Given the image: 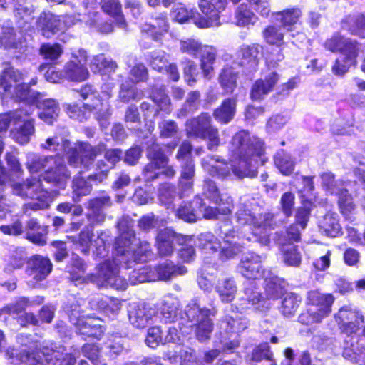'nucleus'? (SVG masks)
I'll list each match as a JSON object with an SVG mask.
<instances>
[{
  "instance_id": "f257e3e1",
  "label": "nucleus",
  "mask_w": 365,
  "mask_h": 365,
  "mask_svg": "<svg viewBox=\"0 0 365 365\" xmlns=\"http://www.w3.org/2000/svg\"><path fill=\"white\" fill-rule=\"evenodd\" d=\"M229 162L218 155H208L202 160V166L210 175L220 179H237L256 176L258 160L264 152V144L258 138L251 137L245 130L237 133L230 148Z\"/></svg>"
},
{
  "instance_id": "f03ea898",
  "label": "nucleus",
  "mask_w": 365,
  "mask_h": 365,
  "mask_svg": "<svg viewBox=\"0 0 365 365\" xmlns=\"http://www.w3.org/2000/svg\"><path fill=\"white\" fill-rule=\"evenodd\" d=\"M235 218L238 226L251 230V233L245 235L248 241H257L263 245H269L270 240L267 230L274 229L275 225L273 214L266 212L257 216L244 205L237 211Z\"/></svg>"
},
{
  "instance_id": "7ed1b4c3",
  "label": "nucleus",
  "mask_w": 365,
  "mask_h": 365,
  "mask_svg": "<svg viewBox=\"0 0 365 365\" xmlns=\"http://www.w3.org/2000/svg\"><path fill=\"white\" fill-rule=\"evenodd\" d=\"M19 361L26 365H75L76 358L67 353L61 346H43L38 349L36 343L18 354Z\"/></svg>"
},
{
  "instance_id": "20e7f679",
  "label": "nucleus",
  "mask_w": 365,
  "mask_h": 365,
  "mask_svg": "<svg viewBox=\"0 0 365 365\" xmlns=\"http://www.w3.org/2000/svg\"><path fill=\"white\" fill-rule=\"evenodd\" d=\"M11 189L14 195L23 199L35 200L24 205L23 210L25 213L29 210H42L50 206L51 193L43 187L42 181L39 178L30 177L22 182H14L11 185Z\"/></svg>"
},
{
  "instance_id": "39448f33",
  "label": "nucleus",
  "mask_w": 365,
  "mask_h": 365,
  "mask_svg": "<svg viewBox=\"0 0 365 365\" xmlns=\"http://www.w3.org/2000/svg\"><path fill=\"white\" fill-rule=\"evenodd\" d=\"M324 46L331 52L341 53V56L336 60L332 67L334 74L342 76L351 66L356 64V56L360 48L356 41L341 36H333L327 40Z\"/></svg>"
},
{
  "instance_id": "423d86ee",
  "label": "nucleus",
  "mask_w": 365,
  "mask_h": 365,
  "mask_svg": "<svg viewBox=\"0 0 365 365\" xmlns=\"http://www.w3.org/2000/svg\"><path fill=\"white\" fill-rule=\"evenodd\" d=\"M307 302L309 307L299 315V321L302 324L309 325L319 323L329 315L334 297L331 294L321 293L314 290L308 292Z\"/></svg>"
},
{
  "instance_id": "0eeeda50",
  "label": "nucleus",
  "mask_w": 365,
  "mask_h": 365,
  "mask_svg": "<svg viewBox=\"0 0 365 365\" xmlns=\"http://www.w3.org/2000/svg\"><path fill=\"white\" fill-rule=\"evenodd\" d=\"M216 313L215 308H202L196 302L186 307L185 314L188 320L195 323V333L198 341L203 342L210 338L213 331V322L210 317H215Z\"/></svg>"
},
{
  "instance_id": "6e6552de",
  "label": "nucleus",
  "mask_w": 365,
  "mask_h": 365,
  "mask_svg": "<svg viewBox=\"0 0 365 365\" xmlns=\"http://www.w3.org/2000/svg\"><path fill=\"white\" fill-rule=\"evenodd\" d=\"M91 280L99 287H111L124 290L128 283L119 275V266L116 259L106 260L96 268V273L91 276Z\"/></svg>"
},
{
  "instance_id": "1a4fd4ad",
  "label": "nucleus",
  "mask_w": 365,
  "mask_h": 365,
  "mask_svg": "<svg viewBox=\"0 0 365 365\" xmlns=\"http://www.w3.org/2000/svg\"><path fill=\"white\" fill-rule=\"evenodd\" d=\"M148 158L150 163L144 168V175L146 180H153L158 178L160 173L168 178L175 175V170L172 166H168V158L163 153L158 145H153L148 151Z\"/></svg>"
},
{
  "instance_id": "9d476101",
  "label": "nucleus",
  "mask_w": 365,
  "mask_h": 365,
  "mask_svg": "<svg viewBox=\"0 0 365 365\" xmlns=\"http://www.w3.org/2000/svg\"><path fill=\"white\" fill-rule=\"evenodd\" d=\"M115 85V83H111V86L108 87L104 84L101 88V96L93 92L91 86L86 85L81 88V95L84 99L91 98L95 101L91 105H85V108L88 107L91 110H95L99 120L106 119L110 115L108 100L112 96V88Z\"/></svg>"
},
{
  "instance_id": "9b49d317",
  "label": "nucleus",
  "mask_w": 365,
  "mask_h": 365,
  "mask_svg": "<svg viewBox=\"0 0 365 365\" xmlns=\"http://www.w3.org/2000/svg\"><path fill=\"white\" fill-rule=\"evenodd\" d=\"M105 150V145L103 144L93 147L86 143H79L75 148L70 146L68 151V160L73 167L83 165L88 168L93 163L96 156Z\"/></svg>"
},
{
  "instance_id": "f8f14e48",
  "label": "nucleus",
  "mask_w": 365,
  "mask_h": 365,
  "mask_svg": "<svg viewBox=\"0 0 365 365\" xmlns=\"http://www.w3.org/2000/svg\"><path fill=\"white\" fill-rule=\"evenodd\" d=\"M74 24L75 18L72 16H59L49 12H44L38 19L36 26L43 36L51 38Z\"/></svg>"
},
{
  "instance_id": "ddd939ff",
  "label": "nucleus",
  "mask_w": 365,
  "mask_h": 365,
  "mask_svg": "<svg viewBox=\"0 0 365 365\" xmlns=\"http://www.w3.org/2000/svg\"><path fill=\"white\" fill-rule=\"evenodd\" d=\"M234 4L240 0H231ZM227 0H200L199 7L202 13L205 14L207 19L195 18L196 26L200 29H206L220 25L219 13L224 10L227 5Z\"/></svg>"
},
{
  "instance_id": "4468645a",
  "label": "nucleus",
  "mask_w": 365,
  "mask_h": 365,
  "mask_svg": "<svg viewBox=\"0 0 365 365\" xmlns=\"http://www.w3.org/2000/svg\"><path fill=\"white\" fill-rule=\"evenodd\" d=\"M88 56L86 51L78 49L72 52L71 58L68 61L63 68L65 78L73 81L81 82L86 80L89 72L86 68Z\"/></svg>"
},
{
  "instance_id": "2eb2a0df",
  "label": "nucleus",
  "mask_w": 365,
  "mask_h": 365,
  "mask_svg": "<svg viewBox=\"0 0 365 365\" xmlns=\"http://www.w3.org/2000/svg\"><path fill=\"white\" fill-rule=\"evenodd\" d=\"M70 321L79 333L90 337L99 339L103 333V327L99 318L81 316L79 310L73 309L68 314Z\"/></svg>"
},
{
  "instance_id": "dca6fc26",
  "label": "nucleus",
  "mask_w": 365,
  "mask_h": 365,
  "mask_svg": "<svg viewBox=\"0 0 365 365\" xmlns=\"http://www.w3.org/2000/svg\"><path fill=\"white\" fill-rule=\"evenodd\" d=\"M51 260L42 255H36L31 257L27 262L25 274L29 278V283L34 286L44 280L52 271Z\"/></svg>"
},
{
  "instance_id": "f3484780",
  "label": "nucleus",
  "mask_w": 365,
  "mask_h": 365,
  "mask_svg": "<svg viewBox=\"0 0 365 365\" xmlns=\"http://www.w3.org/2000/svg\"><path fill=\"white\" fill-rule=\"evenodd\" d=\"M128 312L130 323L138 329L145 328L157 318L155 309L145 303L130 304Z\"/></svg>"
},
{
  "instance_id": "a211bd4d",
  "label": "nucleus",
  "mask_w": 365,
  "mask_h": 365,
  "mask_svg": "<svg viewBox=\"0 0 365 365\" xmlns=\"http://www.w3.org/2000/svg\"><path fill=\"white\" fill-rule=\"evenodd\" d=\"M261 48L257 44L242 46L237 53L240 65L250 71H255L259 64Z\"/></svg>"
},
{
  "instance_id": "6ab92c4d",
  "label": "nucleus",
  "mask_w": 365,
  "mask_h": 365,
  "mask_svg": "<svg viewBox=\"0 0 365 365\" xmlns=\"http://www.w3.org/2000/svg\"><path fill=\"white\" fill-rule=\"evenodd\" d=\"M55 163L50 165L47 172L43 173V180L56 185H64L69 178L70 174L66 168L63 159L61 156H54Z\"/></svg>"
},
{
  "instance_id": "aec40b11",
  "label": "nucleus",
  "mask_w": 365,
  "mask_h": 365,
  "mask_svg": "<svg viewBox=\"0 0 365 365\" xmlns=\"http://www.w3.org/2000/svg\"><path fill=\"white\" fill-rule=\"evenodd\" d=\"M279 75L275 72L267 74L264 79L257 80L252 86L250 97L252 100H261L269 94L279 81Z\"/></svg>"
},
{
  "instance_id": "412c9836",
  "label": "nucleus",
  "mask_w": 365,
  "mask_h": 365,
  "mask_svg": "<svg viewBox=\"0 0 365 365\" xmlns=\"http://www.w3.org/2000/svg\"><path fill=\"white\" fill-rule=\"evenodd\" d=\"M262 257L255 253H247L241 259L240 270L247 278L257 279L262 275Z\"/></svg>"
},
{
  "instance_id": "4be33fe9",
  "label": "nucleus",
  "mask_w": 365,
  "mask_h": 365,
  "mask_svg": "<svg viewBox=\"0 0 365 365\" xmlns=\"http://www.w3.org/2000/svg\"><path fill=\"white\" fill-rule=\"evenodd\" d=\"M36 101L39 110V118L48 124L53 123L58 115L60 110L58 104L53 99H43V96L39 93L36 97Z\"/></svg>"
},
{
  "instance_id": "5701e85b",
  "label": "nucleus",
  "mask_w": 365,
  "mask_h": 365,
  "mask_svg": "<svg viewBox=\"0 0 365 365\" xmlns=\"http://www.w3.org/2000/svg\"><path fill=\"white\" fill-rule=\"evenodd\" d=\"M211 117L208 113H202L197 118L186 122L185 131L187 136L202 138L211 128Z\"/></svg>"
},
{
  "instance_id": "b1692460",
  "label": "nucleus",
  "mask_w": 365,
  "mask_h": 365,
  "mask_svg": "<svg viewBox=\"0 0 365 365\" xmlns=\"http://www.w3.org/2000/svg\"><path fill=\"white\" fill-rule=\"evenodd\" d=\"M220 233L223 237V245H221L220 257L223 259H228L233 257L241 251L240 243L235 240L234 231H230L227 225H225L220 229Z\"/></svg>"
},
{
  "instance_id": "393cba45",
  "label": "nucleus",
  "mask_w": 365,
  "mask_h": 365,
  "mask_svg": "<svg viewBox=\"0 0 365 365\" xmlns=\"http://www.w3.org/2000/svg\"><path fill=\"white\" fill-rule=\"evenodd\" d=\"M118 66L110 58H107L103 54L93 57L90 63V68L95 73H101L104 81L110 78V74L115 73Z\"/></svg>"
},
{
  "instance_id": "a878e982",
  "label": "nucleus",
  "mask_w": 365,
  "mask_h": 365,
  "mask_svg": "<svg viewBox=\"0 0 365 365\" xmlns=\"http://www.w3.org/2000/svg\"><path fill=\"white\" fill-rule=\"evenodd\" d=\"M55 163L53 155H40L35 153L26 155V166L30 173H37L41 171L47 172L49 166Z\"/></svg>"
},
{
  "instance_id": "bb28decb",
  "label": "nucleus",
  "mask_w": 365,
  "mask_h": 365,
  "mask_svg": "<svg viewBox=\"0 0 365 365\" xmlns=\"http://www.w3.org/2000/svg\"><path fill=\"white\" fill-rule=\"evenodd\" d=\"M155 277L159 280L168 281L178 276L185 275L187 269L185 266L175 265L172 262H164L155 268Z\"/></svg>"
},
{
  "instance_id": "cd10ccee",
  "label": "nucleus",
  "mask_w": 365,
  "mask_h": 365,
  "mask_svg": "<svg viewBox=\"0 0 365 365\" xmlns=\"http://www.w3.org/2000/svg\"><path fill=\"white\" fill-rule=\"evenodd\" d=\"M237 98H227L213 112L215 119L220 123L227 124L235 117L236 113Z\"/></svg>"
},
{
  "instance_id": "c85d7f7f",
  "label": "nucleus",
  "mask_w": 365,
  "mask_h": 365,
  "mask_svg": "<svg viewBox=\"0 0 365 365\" xmlns=\"http://www.w3.org/2000/svg\"><path fill=\"white\" fill-rule=\"evenodd\" d=\"M177 238L176 233L170 229L160 230L156 237V245L159 255L162 257L170 255L173 252V243Z\"/></svg>"
},
{
  "instance_id": "c756f323",
  "label": "nucleus",
  "mask_w": 365,
  "mask_h": 365,
  "mask_svg": "<svg viewBox=\"0 0 365 365\" xmlns=\"http://www.w3.org/2000/svg\"><path fill=\"white\" fill-rule=\"evenodd\" d=\"M318 225L324 235L331 237L338 236L341 230L339 215L335 212H327L319 220Z\"/></svg>"
},
{
  "instance_id": "7c9ffc66",
  "label": "nucleus",
  "mask_w": 365,
  "mask_h": 365,
  "mask_svg": "<svg viewBox=\"0 0 365 365\" xmlns=\"http://www.w3.org/2000/svg\"><path fill=\"white\" fill-rule=\"evenodd\" d=\"M275 20L281 23V27L287 31H292L299 21L302 13L298 8H292L273 13Z\"/></svg>"
},
{
  "instance_id": "2f4dec72",
  "label": "nucleus",
  "mask_w": 365,
  "mask_h": 365,
  "mask_svg": "<svg viewBox=\"0 0 365 365\" xmlns=\"http://www.w3.org/2000/svg\"><path fill=\"white\" fill-rule=\"evenodd\" d=\"M160 309L165 322H173L179 314L180 302L175 296L168 294L163 298Z\"/></svg>"
},
{
  "instance_id": "473e14b6",
  "label": "nucleus",
  "mask_w": 365,
  "mask_h": 365,
  "mask_svg": "<svg viewBox=\"0 0 365 365\" xmlns=\"http://www.w3.org/2000/svg\"><path fill=\"white\" fill-rule=\"evenodd\" d=\"M215 289L220 300L224 303L232 302L237 291L235 282L232 278L219 279Z\"/></svg>"
},
{
  "instance_id": "72a5a7b5",
  "label": "nucleus",
  "mask_w": 365,
  "mask_h": 365,
  "mask_svg": "<svg viewBox=\"0 0 365 365\" xmlns=\"http://www.w3.org/2000/svg\"><path fill=\"white\" fill-rule=\"evenodd\" d=\"M70 146V141L59 138L58 136L49 137L40 144V148L42 150L50 152H57L58 153L55 156H61V155L64 153L68 155Z\"/></svg>"
},
{
  "instance_id": "f704fd0d",
  "label": "nucleus",
  "mask_w": 365,
  "mask_h": 365,
  "mask_svg": "<svg viewBox=\"0 0 365 365\" xmlns=\"http://www.w3.org/2000/svg\"><path fill=\"white\" fill-rule=\"evenodd\" d=\"M258 21V17L251 11L249 6L242 4L235 11V21L238 26L248 27L253 26Z\"/></svg>"
},
{
  "instance_id": "c9c22d12",
  "label": "nucleus",
  "mask_w": 365,
  "mask_h": 365,
  "mask_svg": "<svg viewBox=\"0 0 365 365\" xmlns=\"http://www.w3.org/2000/svg\"><path fill=\"white\" fill-rule=\"evenodd\" d=\"M118 227L121 232L120 236L117 240L118 245H123L125 247H129L132 243L131 239L135 238L133 227V221L129 217H123L118 222Z\"/></svg>"
},
{
  "instance_id": "e433bc0d",
  "label": "nucleus",
  "mask_w": 365,
  "mask_h": 365,
  "mask_svg": "<svg viewBox=\"0 0 365 365\" xmlns=\"http://www.w3.org/2000/svg\"><path fill=\"white\" fill-rule=\"evenodd\" d=\"M194 203L195 205H197L200 219L201 217L208 220L218 219L220 215H226L231 212V207L230 206L220 209L206 207L205 205L202 203V200L200 197H195Z\"/></svg>"
},
{
  "instance_id": "4c0bfd02",
  "label": "nucleus",
  "mask_w": 365,
  "mask_h": 365,
  "mask_svg": "<svg viewBox=\"0 0 365 365\" xmlns=\"http://www.w3.org/2000/svg\"><path fill=\"white\" fill-rule=\"evenodd\" d=\"M245 298H242L240 300V309L243 311L249 308L248 304L252 306L257 305L256 309L260 311H265L268 309V304L267 301L261 297L259 292L255 291L247 290L245 292Z\"/></svg>"
},
{
  "instance_id": "58836bf2",
  "label": "nucleus",
  "mask_w": 365,
  "mask_h": 365,
  "mask_svg": "<svg viewBox=\"0 0 365 365\" xmlns=\"http://www.w3.org/2000/svg\"><path fill=\"white\" fill-rule=\"evenodd\" d=\"M195 173V164L190 159L185 160L181 166L180 185L183 191L192 190Z\"/></svg>"
},
{
  "instance_id": "ea45409f",
  "label": "nucleus",
  "mask_w": 365,
  "mask_h": 365,
  "mask_svg": "<svg viewBox=\"0 0 365 365\" xmlns=\"http://www.w3.org/2000/svg\"><path fill=\"white\" fill-rule=\"evenodd\" d=\"M111 205V200L109 196L103 195L91 200L88 202V208L97 222H101L105 219V215L101 212L102 209Z\"/></svg>"
},
{
  "instance_id": "a19ab883",
  "label": "nucleus",
  "mask_w": 365,
  "mask_h": 365,
  "mask_svg": "<svg viewBox=\"0 0 365 365\" xmlns=\"http://www.w3.org/2000/svg\"><path fill=\"white\" fill-rule=\"evenodd\" d=\"M143 30L147 33H150L153 39L158 40L160 36L168 30V24L166 16L160 14L152 20V21L145 24Z\"/></svg>"
},
{
  "instance_id": "79ce46f5",
  "label": "nucleus",
  "mask_w": 365,
  "mask_h": 365,
  "mask_svg": "<svg viewBox=\"0 0 365 365\" xmlns=\"http://www.w3.org/2000/svg\"><path fill=\"white\" fill-rule=\"evenodd\" d=\"M200 53L201 54L200 66L204 76L207 78H210L213 71L212 64L215 60V50L211 46H204L201 48Z\"/></svg>"
},
{
  "instance_id": "37998d69",
  "label": "nucleus",
  "mask_w": 365,
  "mask_h": 365,
  "mask_svg": "<svg viewBox=\"0 0 365 365\" xmlns=\"http://www.w3.org/2000/svg\"><path fill=\"white\" fill-rule=\"evenodd\" d=\"M247 322L241 317L227 315L221 322V328L227 333L238 334L247 328Z\"/></svg>"
},
{
  "instance_id": "c03bdc74",
  "label": "nucleus",
  "mask_w": 365,
  "mask_h": 365,
  "mask_svg": "<svg viewBox=\"0 0 365 365\" xmlns=\"http://www.w3.org/2000/svg\"><path fill=\"white\" fill-rule=\"evenodd\" d=\"M222 88L227 93H232L237 86V73L231 67H225L219 77Z\"/></svg>"
},
{
  "instance_id": "a18cd8bd",
  "label": "nucleus",
  "mask_w": 365,
  "mask_h": 365,
  "mask_svg": "<svg viewBox=\"0 0 365 365\" xmlns=\"http://www.w3.org/2000/svg\"><path fill=\"white\" fill-rule=\"evenodd\" d=\"M264 41L270 45L282 48L284 44V34L279 31V29L273 25L266 27L262 32Z\"/></svg>"
},
{
  "instance_id": "49530a36",
  "label": "nucleus",
  "mask_w": 365,
  "mask_h": 365,
  "mask_svg": "<svg viewBox=\"0 0 365 365\" xmlns=\"http://www.w3.org/2000/svg\"><path fill=\"white\" fill-rule=\"evenodd\" d=\"M283 253V260L288 266L298 267L302 260L300 253L297 251V247L292 243L284 245L282 247Z\"/></svg>"
},
{
  "instance_id": "de8ad7c7",
  "label": "nucleus",
  "mask_w": 365,
  "mask_h": 365,
  "mask_svg": "<svg viewBox=\"0 0 365 365\" xmlns=\"http://www.w3.org/2000/svg\"><path fill=\"white\" fill-rule=\"evenodd\" d=\"M336 319L338 324H339L356 320L359 322H364V317L359 311L345 306L339 310L336 314Z\"/></svg>"
},
{
  "instance_id": "09e8293b",
  "label": "nucleus",
  "mask_w": 365,
  "mask_h": 365,
  "mask_svg": "<svg viewBox=\"0 0 365 365\" xmlns=\"http://www.w3.org/2000/svg\"><path fill=\"white\" fill-rule=\"evenodd\" d=\"M200 94L198 91H195L188 93L187 99L182 107L179 110L177 116L178 118H184L189 113L194 112L197 109L200 103Z\"/></svg>"
},
{
  "instance_id": "8fccbe9b",
  "label": "nucleus",
  "mask_w": 365,
  "mask_h": 365,
  "mask_svg": "<svg viewBox=\"0 0 365 365\" xmlns=\"http://www.w3.org/2000/svg\"><path fill=\"white\" fill-rule=\"evenodd\" d=\"M197 207L194 200L192 202L185 203L177 210L176 216L186 222H195L200 219Z\"/></svg>"
},
{
  "instance_id": "3c124183",
  "label": "nucleus",
  "mask_w": 365,
  "mask_h": 365,
  "mask_svg": "<svg viewBox=\"0 0 365 365\" xmlns=\"http://www.w3.org/2000/svg\"><path fill=\"white\" fill-rule=\"evenodd\" d=\"M274 163L281 173L284 175H290L294 168V162L287 153L283 151L278 153L274 158Z\"/></svg>"
},
{
  "instance_id": "603ef678",
  "label": "nucleus",
  "mask_w": 365,
  "mask_h": 365,
  "mask_svg": "<svg viewBox=\"0 0 365 365\" xmlns=\"http://www.w3.org/2000/svg\"><path fill=\"white\" fill-rule=\"evenodd\" d=\"M23 80V75L19 71L14 68H8L4 70L1 78V86L5 91H9L13 83H16Z\"/></svg>"
},
{
  "instance_id": "864d4df0",
  "label": "nucleus",
  "mask_w": 365,
  "mask_h": 365,
  "mask_svg": "<svg viewBox=\"0 0 365 365\" xmlns=\"http://www.w3.org/2000/svg\"><path fill=\"white\" fill-rule=\"evenodd\" d=\"M337 195L340 212L345 217H348L355 210V205L352 197L348 194L346 189L341 190Z\"/></svg>"
},
{
  "instance_id": "5fc2aeb1",
  "label": "nucleus",
  "mask_w": 365,
  "mask_h": 365,
  "mask_svg": "<svg viewBox=\"0 0 365 365\" xmlns=\"http://www.w3.org/2000/svg\"><path fill=\"white\" fill-rule=\"evenodd\" d=\"M299 302L300 300L298 299V297L293 293L284 294L281 306V312L284 316H292L297 311Z\"/></svg>"
},
{
  "instance_id": "6e6d98bb",
  "label": "nucleus",
  "mask_w": 365,
  "mask_h": 365,
  "mask_svg": "<svg viewBox=\"0 0 365 365\" xmlns=\"http://www.w3.org/2000/svg\"><path fill=\"white\" fill-rule=\"evenodd\" d=\"M34 133L33 120H25L24 125L16 132H12L14 139L19 144H26Z\"/></svg>"
},
{
  "instance_id": "4d7b16f0",
  "label": "nucleus",
  "mask_w": 365,
  "mask_h": 365,
  "mask_svg": "<svg viewBox=\"0 0 365 365\" xmlns=\"http://www.w3.org/2000/svg\"><path fill=\"white\" fill-rule=\"evenodd\" d=\"M321 179L323 188L330 194L337 195L341 190L344 189L342 187V182L335 180L334 175L331 173H322Z\"/></svg>"
},
{
  "instance_id": "13d9d810",
  "label": "nucleus",
  "mask_w": 365,
  "mask_h": 365,
  "mask_svg": "<svg viewBox=\"0 0 365 365\" xmlns=\"http://www.w3.org/2000/svg\"><path fill=\"white\" fill-rule=\"evenodd\" d=\"M91 191V185L83 178H75L73 181V200L78 202L81 197L88 195Z\"/></svg>"
},
{
  "instance_id": "bf43d9fd",
  "label": "nucleus",
  "mask_w": 365,
  "mask_h": 365,
  "mask_svg": "<svg viewBox=\"0 0 365 365\" xmlns=\"http://www.w3.org/2000/svg\"><path fill=\"white\" fill-rule=\"evenodd\" d=\"M29 305V299L21 297L15 302L10 303L0 309V317L3 315H17Z\"/></svg>"
},
{
  "instance_id": "052dcab7",
  "label": "nucleus",
  "mask_w": 365,
  "mask_h": 365,
  "mask_svg": "<svg viewBox=\"0 0 365 365\" xmlns=\"http://www.w3.org/2000/svg\"><path fill=\"white\" fill-rule=\"evenodd\" d=\"M29 305V299L21 297L15 302L10 303L0 309V317L3 315H17Z\"/></svg>"
},
{
  "instance_id": "680f3d73",
  "label": "nucleus",
  "mask_w": 365,
  "mask_h": 365,
  "mask_svg": "<svg viewBox=\"0 0 365 365\" xmlns=\"http://www.w3.org/2000/svg\"><path fill=\"white\" fill-rule=\"evenodd\" d=\"M151 98L155 104L158 106L159 110L170 113V98L165 92L163 87H160L153 90Z\"/></svg>"
},
{
  "instance_id": "e2e57ef3",
  "label": "nucleus",
  "mask_w": 365,
  "mask_h": 365,
  "mask_svg": "<svg viewBox=\"0 0 365 365\" xmlns=\"http://www.w3.org/2000/svg\"><path fill=\"white\" fill-rule=\"evenodd\" d=\"M102 9L107 14L110 16H115L117 17V21L120 26L125 25V21L121 16V6L118 0H103L102 1Z\"/></svg>"
},
{
  "instance_id": "0e129e2a",
  "label": "nucleus",
  "mask_w": 365,
  "mask_h": 365,
  "mask_svg": "<svg viewBox=\"0 0 365 365\" xmlns=\"http://www.w3.org/2000/svg\"><path fill=\"white\" fill-rule=\"evenodd\" d=\"M314 176L299 175L296 174L294 185L299 192L304 195L312 194L314 190Z\"/></svg>"
},
{
  "instance_id": "69168bd1",
  "label": "nucleus",
  "mask_w": 365,
  "mask_h": 365,
  "mask_svg": "<svg viewBox=\"0 0 365 365\" xmlns=\"http://www.w3.org/2000/svg\"><path fill=\"white\" fill-rule=\"evenodd\" d=\"M25 254L22 249L16 248L11 254L5 271L11 272L14 269L21 268L25 263Z\"/></svg>"
},
{
  "instance_id": "338daca9",
  "label": "nucleus",
  "mask_w": 365,
  "mask_h": 365,
  "mask_svg": "<svg viewBox=\"0 0 365 365\" xmlns=\"http://www.w3.org/2000/svg\"><path fill=\"white\" fill-rule=\"evenodd\" d=\"M119 98L123 103H128L131 100L139 99L142 96V93L139 92L133 84L130 85L128 82L122 83L119 92Z\"/></svg>"
},
{
  "instance_id": "774afa93",
  "label": "nucleus",
  "mask_w": 365,
  "mask_h": 365,
  "mask_svg": "<svg viewBox=\"0 0 365 365\" xmlns=\"http://www.w3.org/2000/svg\"><path fill=\"white\" fill-rule=\"evenodd\" d=\"M203 46L194 38L182 39L179 43L180 51L192 56H195L197 53H200Z\"/></svg>"
}]
</instances>
